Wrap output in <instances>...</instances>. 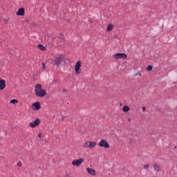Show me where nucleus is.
I'll list each match as a JSON object with an SVG mask.
<instances>
[{"label": "nucleus", "mask_w": 177, "mask_h": 177, "mask_svg": "<svg viewBox=\"0 0 177 177\" xmlns=\"http://www.w3.org/2000/svg\"><path fill=\"white\" fill-rule=\"evenodd\" d=\"M35 94L37 97H44L46 96V91L42 89V85L38 84L35 86Z\"/></svg>", "instance_id": "obj_1"}, {"label": "nucleus", "mask_w": 177, "mask_h": 177, "mask_svg": "<svg viewBox=\"0 0 177 177\" xmlns=\"http://www.w3.org/2000/svg\"><path fill=\"white\" fill-rule=\"evenodd\" d=\"M63 62H64V57L63 55H58L54 60L53 66H57V67H59V66L62 64Z\"/></svg>", "instance_id": "obj_2"}, {"label": "nucleus", "mask_w": 177, "mask_h": 177, "mask_svg": "<svg viewBox=\"0 0 177 177\" xmlns=\"http://www.w3.org/2000/svg\"><path fill=\"white\" fill-rule=\"evenodd\" d=\"M81 61H77L75 65V73L76 75H78V74H81V73L82 72V70L81 69Z\"/></svg>", "instance_id": "obj_3"}, {"label": "nucleus", "mask_w": 177, "mask_h": 177, "mask_svg": "<svg viewBox=\"0 0 177 177\" xmlns=\"http://www.w3.org/2000/svg\"><path fill=\"white\" fill-rule=\"evenodd\" d=\"M39 124H41V120L39 118H37L29 123V127H30V128H37Z\"/></svg>", "instance_id": "obj_4"}, {"label": "nucleus", "mask_w": 177, "mask_h": 177, "mask_svg": "<svg viewBox=\"0 0 177 177\" xmlns=\"http://www.w3.org/2000/svg\"><path fill=\"white\" fill-rule=\"evenodd\" d=\"M84 162V158L75 159L72 161V165L73 167H80Z\"/></svg>", "instance_id": "obj_5"}, {"label": "nucleus", "mask_w": 177, "mask_h": 177, "mask_svg": "<svg viewBox=\"0 0 177 177\" xmlns=\"http://www.w3.org/2000/svg\"><path fill=\"white\" fill-rule=\"evenodd\" d=\"M98 145L100 147H104V149H110V145L105 140H101Z\"/></svg>", "instance_id": "obj_6"}, {"label": "nucleus", "mask_w": 177, "mask_h": 177, "mask_svg": "<svg viewBox=\"0 0 177 177\" xmlns=\"http://www.w3.org/2000/svg\"><path fill=\"white\" fill-rule=\"evenodd\" d=\"M114 59H115L116 60H118L120 59H127V55L125 53H115L113 55Z\"/></svg>", "instance_id": "obj_7"}, {"label": "nucleus", "mask_w": 177, "mask_h": 177, "mask_svg": "<svg viewBox=\"0 0 177 177\" xmlns=\"http://www.w3.org/2000/svg\"><path fill=\"white\" fill-rule=\"evenodd\" d=\"M31 109L34 111L40 110L41 109V103L39 102H36L33 103L31 106Z\"/></svg>", "instance_id": "obj_8"}, {"label": "nucleus", "mask_w": 177, "mask_h": 177, "mask_svg": "<svg viewBox=\"0 0 177 177\" xmlns=\"http://www.w3.org/2000/svg\"><path fill=\"white\" fill-rule=\"evenodd\" d=\"M86 171H87L88 174L89 175H91V176H96V171L91 167H87L86 169Z\"/></svg>", "instance_id": "obj_9"}, {"label": "nucleus", "mask_w": 177, "mask_h": 177, "mask_svg": "<svg viewBox=\"0 0 177 177\" xmlns=\"http://www.w3.org/2000/svg\"><path fill=\"white\" fill-rule=\"evenodd\" d=\"M6 88V80L0 78V91H3Z\"/></svg>", "instance_id": "obj_10"}, {"label": "nucleus", "mask_w": 177, "mask_h": 177, "mask_svg": "<svg viewBox=\"0 0 177 177\" xmlns=\"http://www.w3.org/2000/svg\"><path fill=\"white\" fill-rule=\"evenodd\" d=\"M16 15L17 16H23L24 15V8H19Z\"/></svg>", "instance_id": "obj_11"}, {"label": "nucleus", "mask_w": 177, "mask_h": 177, "mask_svg": "<svg viewBox=\"0 0 177 177\" xmlns=\"http://www.w3.org/2000/svg\"><path fill=\"white\" fill-rule=\"evenodd\" d=\"M113 30H114V25L113 24H108L106 27L107 32H110V31H113Z\"/></svg>", "instance_id": "obj_12"}, {"label": "nucleus", "mask_w": 177, "mask_h": 177, "mask_svg": "<svg viewBox=\"0 0 177 177\" xmlns=\"http://www.w3.org/2000/svg\"><path fill=\"white\" fill-rule=\"evenodd\" d=\"M96 147V142L88 141V149H95Z\"/></svg>", "instance_id": "obj_13"}, {"label": "nucleus", "mask_w": 177, "mask_h": 177, "mask_svg": "<svg viewBox=\"0 0 177 177\" xmlns=\"http://www.w3.org/2000/svg\"><path fill=\"white\" fill-rule=\"evenodd\" d=\"M153 169L154 171H156V172H159V171L161 169V167L158 165H154Z\"/></svg>", "instance_id": "obj_14"}, {"label": "nucleus", "mask_w": 177, "mask_h": 177, "mask_svg": "<svg viewBox=\"0 0 177 177\" xmlns=\"http://www.w3.org/2000/svg\"><path fill=\"white\" fill-rule=\"evenodd\" d=\"M122 111L124 113H128V111H129V106H124L123 108H122Z\"/></svg>", "instance_id": "obj_15"}, {"label": "nucleus", "mask_w": 177, "mask_h": 177, "mask_svg": "<svg viewBox=\"0 0 177 177\" xmlns=\"http://www.w3.org/2000/svg\"><path fill=\"white\" fill-rule=\"evenodd\" d=\"M38 48L40 50H46V47L44 46L42 44H39Z\"/></svg>", "instance_id": "obj_16"}, {"label": "nucleus", "mask_w": 177, "mask_h": 177, "mask_svg": "<svg viewBox=\"0 0 177 177\" xmlns=\"http://www.w3.org/2000/svg\"><path fill=\"white\" fill-rule=\"evenodd\" d=\"M84 149H89V141H86L84 145H83Z\"/></svg>", "instance_id": "obj_17"}, {"label": "nucleus", "mask_w": 177, "mask_h": 177, "mask_svg": "<svg viewBox=\"0 0 177 177\" xmlns=\"http://www.w3.org/2000/svg\"><path fill=\"white\" fill-rule=\"evenodd\" d=\"M17 166L18 167V168H21V167H23V162L21 161H19L17 163Z\"/></svg>", "instance_id": "obj_18"}, {"label": "nucleus", "mask_w": 177, "mask_h": 177, "mask_svg": "<svg viewBox=\"0 0 177 177\" xmlns=\"http://www.w3.org/2000/svg\"><path fill=\"white\" fill-rule=\"evenodd\" d=\"M10 103H11L12 104H16V103H19V101H17V100H12L10 101Z\"/></svg>", "instance_id": "obj_19"}, {"label": "nucleus", "mask_w": 177, "mask_h": 177, "mask_svg": "<svg viewBox=\"0 0 177 177\" xmlns=\"http://www.w3.org/2000/svg\"><path fill=\"white\" fill-rule=\"evenodd\" d=\"M147 71H151V70H153V66L149 65V66L147 68Z\"/></svg>", "instance_id": "obj_20"}, {"label": "nucleus", "mask_w": 177, "mask_h": 177, "mask_svg": "<svg viewBox=\"0 0 177 177\" xmlns=\"http://www.w3.org/2000/svg\"><path fill=\"white\" fill-rule=\"evenodd\" d=\"M42 69L43 70H46V65L45 64V63H42Z\"/></svg>", "instance_id": "obj_21"}, {"label": "nucleus", "mask_w": 177, "mask_h": 177, "mask_svg": "<svg viewBox=\"0 0 177 177\" xmlns=\"http://www.w3.org/2000/svg\"><path fill=\"white\" fill-rule=\"evenodd\" d=\"M144 169H149V165H145Z\"/></svg>", "instance_id": "obj_22"}, {"label": "nucleus", "mask_w": 177, "mask_h": 177, "mask_svg": "<svg viewBox=\"0 0 177 177\" xmlns=\"http://www.w3.org/2000/svg\"><path fill=\"white\" fill-rule=\"evenodd\" d=\"M38 137H39V138H42V133H39L38 134Z\"/></svg>", "instance_id": "obj_23"}, {"label": "nucleus", "mask_w": 177, "mask_h": 177, "mask_svg": "<svg viewBox=\"0 0 177 177\" xmlns=\"http://www.w3.org/2000/svg\"><path fill=\"white\" fill-rule=\"evenodd\" d=\"M127 121H128L129 122H131V121H132V119H131V118H129L127 119Z\"/></svg>", "instance_id": "obj_24"}, {"label": "nucleus", "mask_w": 177, "mask_h": 177, "mask_svg": "<svg viewBox=\"0 0 177 177\" xmlns=\"http://www.w3.org/2000/svg\"><path fill=\"white\" fill-rule=\"evenodd\" d=\"M146 111V106H143L142 107V111Z\"/></svg>", "instance_id": "obj_25"}, {"label": "nucleus", "mask_w": 177, "mask_h": 177, "mask_svg": "<svg viewBox=\"0 0 177 177\" xmlns=\"http://www.w3.org/2000/svg\"><path fill=\"white\" fill-rule=\"evenodd\" d=\"M136 75H140V77H142V74L141 73H137Z\"/></svg>", "instance_id": "obj_26"}, {"label": "nucleus", "mask_w": 177, "mask_h": 177, "mask_svg": "<svg viewBox=\"0 0 177 177\" xmlns=\"http://www.w3.org/2000/svg\"><path fill=\"white\" fill-rule=\"evenodd\" d=\"M6 23H8V21H6Z\"/></svg>", "instance_id": "obj_27"}, {"label": "nucleus", "mask_w": 177, "mask_h": 177, "mask_svg": "<svg viewBox=\"0 0 177 177\" xmlns=\"http://www.w3.org/2000/svg\"><path fill=\"white\" fill-rule=\"evenodd\" d=\"M6 23H8V21H6Z\"/></svg>", "instance_id": "obj_28"}]
</instances>
